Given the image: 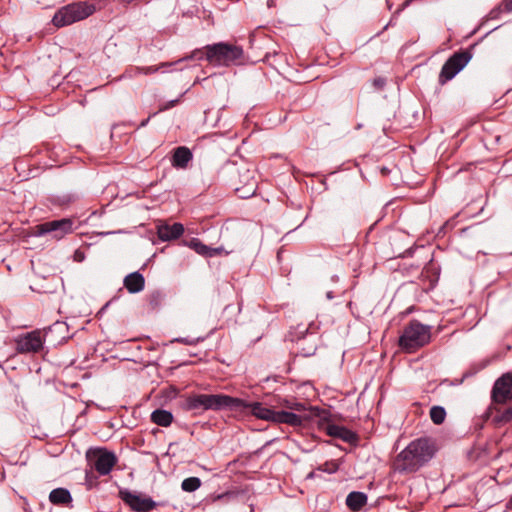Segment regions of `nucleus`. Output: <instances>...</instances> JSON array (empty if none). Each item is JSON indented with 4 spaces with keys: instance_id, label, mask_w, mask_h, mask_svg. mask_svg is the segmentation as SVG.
I'll return each mask as SVG.
<instances>
[{
    "instance_id": "f257e3e1",
    "label": "nucleus",
    "mask_w": 512,
    "mask_h": 512,
    "mask_svg": "<svg viewBox=\"0 0 512 512\" xmlns=\"http://www.w3.org/2000/svg\"><path fill=\"white\" fill-rule=\"evenodd\" d=\"M436 450L431 438L415 439L396 456L394 468L400 473L416 472L434 457Z\"/></svg>"
},
{
    "instance_id": "f03ea898",
    "label": "nucleus",
    "mask_w": 512,
    "mask_h": 512,
    "mask_svg": "<svg viewBox=\"0 0 512 512\" xmlns=\"http://www.w3.org/2000/svg\"><path fill=\"white\" fill-rule=\"evenodd\" d=\"M242 405L241 399L224 394H194L186 398L183 408L188 411H219L223 409L238 408Z\"/></svg>"
},
{
    "instance_id": "7ed1b4c3",
    "label": "nucleus",
    "mask_w": 512,
    "mask_h": 512,
    "mask_svg": "<svg viewBox=\"0 0 512 512\" xmlns=\"http://www.w3.org/2000/svg\"><path fill=\"white\" fill-rule=\"evenodd\" d=\"M206 60L213 66L240 65L244 62V51L239 45L219 42L206 46Z\"/></svg>"
},
{
    "instance_id": "20e7f679",
    "label": "nucleus",
    "mask_w": 512,
    "mask_h": 512,
    "mask_svg": "<svg viewBox=\"0 0 512 512\" xmlns=\"http://www.w3.org/2000/svg\"><path fill=\"white\" fill-rule=\"evenodd\" d=\"M431 340V327L417 320H412L404 328L399 338V346L402 350L412 353L427 345Z\"/></svg>"
},
{
    "instance_id": "39448f33",
    "label": "nucleus",
    "mask_w": 512,
    "mask_h": 512,
    "mask_svg": "<svg viewBox=\"0 0 512 512\" xmlns=\"http://www.w3.org/2000/svg\"><path fill=\"white\" fill-rule=\"evenodd\" d=\"M95 6L86 2H74L60 8L53 16L56 27H64L81 21L92 15Z\"/></svg>"
},
{
    "instance_id": "423d86ee",
    "label": "nucleus",
    "mask_w": 512,
    "mask_h": 512,
    "mask_svg": "<svg viewBox=\"0 0 512 512\" xmlns=\"http://www.w3.org/2000/svg\"><path fill=\"white\" fill-rule=\"evenodd\" d=\"M326 412L318 407H309V413L297 414L295 412L278 410L275 424H287L292 427H302L314 419H325Z\"/></svg>"
},
{
    "instance_id": "0eeeda50",
    "label": "nucleus",
    "mask_w": 512,
    "mask_h": 512,
    "mask_svg": "<svg viewBox=\"0 0 512 512\" xmlns=\"http://www.w3.org/2000/svg\"><path fill=\"white\" fill-rule=\"evenodd\" d=\"M471 59L472 53L469 50L455 52L443 64L439 74V83L443 85L452 80Z\"/></svg>"
},
{
    "instance_id": "6e6552de",
    "label": "nucleus",
    "mask_w": 512,
    "mask_h": 512,
    "mask_svg": "<svg viewBox=\"0 0 512 512\" xmlns=\"http://www.w3.org/2000/svg\"><path fill=\"white\" fill-rule=\"evenodd\" d=\"M87 461L99 475H108L117 463L116 455L104 448H97L87 452Z\"/></svg>"
},
{
    "instance_id": "1a4fd4ad",
    "label": "nucleus",
    "mask_w": 512,
    "mask_h": 512,
    "mask_svg": "<svg viewBox=\"0 0 512 512\" xmlns=\"http://www.w3.org/2000/svg\"><path fill=\"white\" fill-rule=\"evenodd\" d=\"M73 220L69 218H62L39 224L36 234L42 236L45 234H52L56 240L62 239L65 235L73 232Z\"/></svg>"
},
{
    "instance_id": "9d476101",
    "label": "nucleus",
    "mask_w": 512,
    "mask_h": 512,
    "mask_svg": "<svg viewBox=\"0 0 512 512\" xmlns=\"http://www.w3.org/2000/svg\"><path fill=\"white\" fill-rule=\"evenodd\" d=\"M241 402L242 405L232 409L233 412L249 411L251 415L258 419L275 423L278 410L273 409L272 406L264 402H247L242 399Z\"/></svg>"
},
{
    "instance_id": "9b49d317",
    "label": "nucleus",
    "mask_w": 512,
    "mask_h": 512,
    "mask_svg": "<svg viewBox=\"0 0 512 512\" xmlns=\"http://www.w3.org/2000/svg\"><path fill=\"white\" fill-rule=\"evenodd\" d=\"M325 412L327 413L326 420L318 418L317 421L321 430L325 431L329 436L339 438L346 443L353 444L357 442L358 436L356 433L344 426L331 423L329 421V412L327 410Z\"/></svg>"
},
{
    "instance_id": "f8f14e48",
    "label": "nucleus",
    "mask_w": 512,
    "mask_h": 512,
    "mask_svg": "<svg viewBox=\"0 0 512 512\" xmlns=\"http://www.w3.org/2000/svg\"><path fill=\"white\" fill-rule=\"evenodd\" d=\"M45 338L40 330H34L16 339V350L23 353H37L43 348Z\"/></svg>"
},
{
    "instance_id": "ddd939ff",
    "label": "nucleus",
    "mask_w": 512,
    "mask_h": 512,
    "mask_svg": "<svg viewBox=\"0 0 512 512\" xmlns=\"http://www.w3.org/2000/svg\"><path fill=\"white\" fill-rule=\"evenodd\" d=\"M491 397L495 403L501 404L512 399V371L503 374L495 381Z\"/></svg>"
},
{
    "instance_id": "4468645a",
    "label": "nucleus",
    "mask_w": 512,
    "mask_h": 512,
    "mask_svg": "<svg viewBox=\"0 0 512 512\" xmlns=\"http://www.w3.org/2000/svg\"><path fill=\"white\" fill-rule=\"evenodd\" d=\"M121 499L136 512H148L155 508V502L150 498H143L128 490L120 491Z\"/></svg>"
},
{
    "instance_id": "2eb2a0df",
    "label": "nucleus",
    "mask_w": 512,
    "mask_h": 512,
    "mask_svg": "<svg viewBox=\"0 0 512 512\" xmlns=\"http://www.w3.org/2000/svg\"><path fill=\"white\" fill-rule=\"evenodd\" d=\"M184 233V226L181 223L169 225L161 223L157 226V235L162 241H171L178 239Z\"/></svg>"
},
{
    "instance_id": "dca6fc26",
    "label": "nucleus",
    "mask_w": 512,
    "mask_h": 512,
    "mask_svg": "<svg viewBox=\"0 0 512 512\" xmlns=\"http://www.w3.org/2000/svg\"><path fill=\"white\" fill-rule=\"evenodd\" d=\"M193 155L189 148L179 146L174 149L171 164L174 168L185 169L192 160Z\"/></svg>"
},
{
    "instance_id": "f3484780",
    "label": "nucleus",
    "mask_w": 512,
    "mask_h": 512,
    "mask_svg": "<svg viewBox=\"0 0 512 512\" xmlns=\"http://www.w3.org/2000/svg\"><path fill=\"white\" fill-rule=\"evenodd\" d=\"M123 284L130 293H138L144 289L145 279L141 273L133 272L124 278Z\"/></svg>"
},
{
    "instance_id": "a211bd4d",
    "label": "nucleus",
    "mask_w": 512,
    "mask_h": 512,
    "mask_svg": "<svg viewBox=\"0 0 512 512\" xmlns=\"http://www.w3.org/2000/svg\"><path fill=\"white\" fill-rule=\"evenodd\" d=\"M188 246L193 249L197 254L204 257H213L221 252V248H211L202 243L198 238H192L188 242Z\"/></svg>"
},
{
    "instance_id": "6ab92c4d",
    "label": "nucleus",
    "mask_w": 512,
    "mask_h": 512,
    "mask_svg": "<svg viewBox=\"0 0 512 512\" xmlns=\"http://www.w3.org/2000/svg\"><path fill=\"white\" fill-rule=\"evenodd\" d=\"M49 501L54 505H66L72 502V496L68 489L56 488L50 492Z\"/></svg>"
},
{
    "instance_id": "aec40b11",
    "label": "nucleus",
    "mask_w": 512,
    "mask_h": 512,
    "mask_svg": "<svg viewBox=\"0 0 512 512\" xmlns=\"http://www.w3.org/2000/svg\"><path fill=\"white\" fill-rule=\"evenodd\" d=\"M367 503V495L363 492L353 491L347 495L346 505L352 511H359Z\"/></svg>"
},
{
    "instance_id": "412c9836",
    "label": "nucleus",
    "mask_w": 512,
    "mask_h": 512,
    "mask_svg": "<svg viewBox=\"0 0 512 512\" xmlns=\"http://www.w3.org/2000/svg\"><path fill=\"white\" fill-rule=\"evenodd\" d=\"M151 421L159 426L168 427L173 421V415L170 411L157 409L152 412Z\"/></svg>"
},
{
    "instance_id": "4be33fe9",
    "label": "nucleus",
    "mask_w": 512,
    "mask_h": 512,
    "mask_svg": "<svg viewBox=\"0 0 512 512\" xmlns=\"http://www.w3.org/2000/svg\"><path fill=\"white\" fill-rule=\"evenodd\" d=\"M282 405L289 409L291 412H297V414L309 413V407H307L303 402L295 400H284Z\"/></svg>"
},
{
    "instance_id": "5701e85b",
    "label": "nucleus",
    "mask_w": 512,
    "mask_h": 512,
    "mask_svg": "<svg viewBox=\"0 0 512 512\" xmlns=\"http://www.w3.org/2000/svg\"><path fill=\"white\" fill-rule=\"evenodd\" d=\"M512 12V0H502V2L490 11L491 18H498L502 13Z\"/></svg>"
},
{
    "instance_id": "b1692460",
    "label": "nucleus",
    "mask_w": 512,
    "mask_h": 512,
    "mask_svg": "<svg viewBox=\"0 0 512 512\" xmlns=\"http://www.w3.org/2000/svg\"><path fill=\"white\" fill-rule=\"evenodd\" d=\"M201 486V480L198 477H188L181 483V488L185 492H194Z\"/></svg>"
},
{
    "instance_id": "393cba45",
    "label": "nucleus",
    "mask_w": 512,
    "mask_h": 512,
    "mask_svg": "<svg viewBox=\"0 0 512 512\" xmlns=\"http://www.w3.org/2000/svg\"><path fill=\"white\" fill-rule=\"evenodd\" d=\"M446 417V411L441 406H433L430 409V418L434 424H442Z\"/></svg>"
},
{
    "instance_id": "a878e982",
    "label": "nucleus",
    "mask_w": 512,
    "mask_h": 512,
    "mask_svg": "<svg viewBox=\"0 0 512 512\" xmlns=\"http://www.w3.org/2000/svg\"><path fill=\"white\" fill-rule=\"evenodd\" d=\"M174 64H175L174 62H169V63H162L159 66L137 67L136 73L148 75V74L156 73V72L160 71L162 68L170 67Z\"/></svg>"
},
{
    "instance_id": "bb28decb",
    "label": "nucleus",
    "mask_w": 512,
    "mask_h": 512,
    "mask_svg": "<svg viewBox=\"0 0 512 512\" xmlns=\"http://www.w3.org/2000/svg\"><path fill=\"white\" fill-rule=\"evenodd\" d=\"M67 328L68 327L66 323L57 321L48 328L44 329L45 336H49L53 333H64L67 331Z\"/></svg>"
},
{
    "instance_id": "cd10ccee",
    "label": "nucleus",
    "mask_w": 512,
    "mask_h": 512,
    "mask_svg": "<svg viewBox=\"0 0 512 512\" xmlns=\"http://www.w3.org/2000/svg\"><path fill=\"white\" fill-rule=\"evenodd\" d=\"M206 59V47L204 49H196L190 55L180 59L177 63L182 62L184 60H202ZM176 64V62H174Z\"/></svg>"
},
{
    "instance_id": "c85d7f7f",
    "label": "nucleus",
    "mask_w": 512,
    "mask_h": 512,
    "mask_svg": "<svg viewBox=\"0 0 512 512\" xmlns=\"http://www.w3.org/2000/svg\"><path fill=\"white\" fill-rule=\"evenodd\" d=\"M162 300H163V295L159 291H154L148 297V302L152 309L158 308L161 305Z\"/></svg>"
},
{
    "instance_id": "c756f323",
    "label": "nucleus",
    "mask_w": 512,
    "mask_h": 512,
    "mask_svg": "<svg viewBox=\"0 0 512 512\" xmlns=\"http://www.w3.org/2000/svg\"><path fill=\"white\" fill-rule=\"evenodd\" d=\"M500 420L509 422L512 420V406L504 409L500 415Z\"/></svg>"
},
{
    "instance_id": "7c9ffc66",
    "label": "nucleus",
    "mask_w": 512,
    "mask_h": 512,
    "mask_svg": "<svg viewBox=\"0 0 512 512\" xmlns=\"http://www.w3.org/2000/svg\"><path fill=\"white\" fill-rule=\"evenodd\" d=\"M386 85V79L383 78V77H376L374 80H373V86L378 89V90H381L384 88V86Z\"/></svg>"
},
{
    "instance_id": "2f4dec72",
    "label": "nucleus",
    "mask_w": 512,
    "mask_h": 512,
    "mask_svg": "<svg viewBox=\"0 0 512 512\" xmlns=\"http://www.w3.org/2000/svg\"><path fill=\"white\" fill-rule=\"evenodd\" d=\"M85 480L88 485V488H92L96 482V477L93 475V473L86 471Z\"/></svg>"
},
{
    "instance_id": "473e14b6",
    "label": "nucleus",
    "mask_w": 512,
    "mask_h": 512,
    "mask_svg": "<svg viewBox=\"0 0 512 512\" xmlns=\"http://www.w3.org/2000/svg\"><path fill=\"white\" fill-rule=\"evenodd\" d=\"M175 341L181 342V343H184V344H187V345H194V344H196L199 341V339L177 338V339H175Z\"/></svg>"
},
{
    "instance_id": "72a5a7b5",
    "label": "nucleus",
    "mask_w": 512,
    "mask_h": 512,
    "mask_svg": "<svg viewBox=\"0 0 512 512\" xmlns=\"http://www.w3.org/2000/svg\"><path fill=\"white\" fill-rule=\"evenodd\" d=\"M413 0H405L401 6L395 11L394 16L399 15L405 8H407Z\"/></svg>"
},
{
    "instance_id": "f704fd0d",
    "label": "nucleus",
    "mask_w": 512,
    "mask_h": 512,
    "mask_svg": "<svg viewBox=\"0 0 512 512\" xmlns=\"http://www.w3.org/2000/svg\"><path fill=\"white\" fill-rule=\"evenodd\" d=\"M178 100H172L169 105L165 106L164 108H162L161 110H164V109H167L169 107H173L176 103H177Z\"/></svg>"
},
{
    "instance_id": "c9c22d12",
    "label": "nucleus",
    "mask_w": 512,
    "mask_h": 512,
    "mask_svg": "<svg viewBox=\"0 0 512 512\" xmlns=\"http://www.w3.org/2000/svg\"><path fill=\"white\" fill-rule=\"evenodd\" d=\"M150 117H148L146 120H143L142 123L140 124V127H144L146 126V124L148 123Z\"/></svg>"
},
{
    "instance_id": "e433bc0d",
    "label": "nucleus",
    "mask_w": 512,
    "mask_h": 512,
    "mask_svg": "<svg viewBox=\"0 0 512 512\" xmlns=\"http://www.w3.org/2000/svg\"><path fill=\"white\" fill-rule=\"evenodd\" d=\"M327 298H328V299H332V298H333V293H332L331 291H329V292L327 293Z\"/></svg>"
},
{
    "instance_id": "4c0bfd02",
    "label": "nucleus",
    "mask_w": 512,
    "mask_h": 512,
    "mask_svg": "<svg viewBox=\"0 0 512 512\" xmlns=\"http://www.w3.org/2000/svg\"><path fill=\"white\" fill-rule=\"evenodd\" d=\"M227 494H222V495H218V498H223L224 496H226Z\"/></svg>"
},
{
    "instance_id": "58836bf2",
    "label": "nucleus",
    "mask_w": 512,
    "mask_h": 512,
    "mask_svg": "<svg viewBox=\"0 0 512 512\" xmlns=\"http://www.w3.org/2000/svg\"><path fill=\"white\" fill-rule=\"evenodd\" d=\"M511 502H512V497H511Z\"/></svg>"
}]
</instances>
